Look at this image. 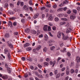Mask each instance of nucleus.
Masks as SVG:
<instances>
[{
  "label": "nucleus",
  "mask_w": 80,
  "mask_h": 80,
  "mask_svg": "<svg viewBox=\"0 0 80 80\" xmlns=\"http://www.w3.org/2000/svg\"><path fill=\"white\" fill-rule=\"evenodd\" d=\"M55 40H53V39H51L49 41H48V44L49 46H52L53 45L52 43H55Z\"/></svg>",
  "instance_id": "nucleus-1"
},
{
  "label": "nucleus",
  "mask_w": 80,
  "mask_h": 80,
  "mask_svg": "<svg viewBox=\"0 0 80 80\" xmlns=\"http://www.w3.org/2000/svg\"><path fill=\"white\" fill-rule=\"evenodd\" d=\"M62 39L63 40H69V38L68 36H67L64 37V34H63V33H62Z\"/></svg>",
  "instance_id": "nucleus-2"
},
{
  "label": "nucleus",
  "mask_w": 80,
  "mask_h": 80,
  "mask_svg": "<svg viewBox=\"0 0 80 80\" xmlns=\"http://www.w3.org/2000/svg\"><path fill=\"white\" fill-rule=\"evenodd\" d=\"M22 9L23 10H26V11H28L29 10V8L28 7V6L25 5L23 7Z\"/></svg>",
  "instance_id": "nucleus-3"
},
{
  "label": "nucleus",
  "mask_w": 80,
  "mask_h": 80,
  "mask_svg": "<svg viewBox=\"0 0 80 80\" xmlns=\"http://www.w3.org/2000/svg\"><path fill=\"white\" fill-rule=\"evenodd\" d=\"M71 30H72V28H71V27H69L68 28V29L66 30V33H68L71 32Z\"/></svg>",
  "instance_id": "nucleus-4"
},
{
  "label": "nucleus",
  "mask_w": 80,
  "mask_h": 80,
  "mask_svg": "<svg viewBox=\"0 0 80 80\" xmlns=\"http://www.w3.org/2000/svg\"><path fill=\"white\" fill-rule=\"evenodd\" d=\"M48 29V26L47 25H44V27L43 28V30L45 32H47Z\"/></svg>",
  "instance_id": "nucleus-5"
},
{
  "label": "nucleus",
  "mask_w": 80,
  "mask_h": 80,
  "mask_svg": "<svg viewBox=\"0 0 80 80\" xmlns=\"http://www.w3.org/2000/svg\"><path fill=\"white\" fill-rule=\"evenodd\" d=\"M61 32H59L58 33L57 35V37L58 38H60V37H61Z\"/></svg>",
  "instance_id": "nucleus-6"
},
{
  "label": "nucleus",
  "mask_w": 80,
  "mask_h": 80,
  "mask_svg": "<svg viewBox=\"0 0 80 80\" xmlns=\"http://www.w3.org/2000/svg\"><path fill=\"white\" fill-rule=\"evenodd\" d=\"M64 26L66 28H69L70 27H71V26L69 25V23L68 22H67V24H66Z\"/></svg>",
  "instance_id": "nucleus-7"
},
{
  "label": "nucleus",
  "mask_w": 80,
  "mask_h": 80,
  "mask_svg": "<svg viewBox=\"0 0 80 80\" xmlns=\"http://www.w3.org/2000/svg\"><path fill=\"white\" fill-rule=\"evenodd\" d=\"M48 39V36L47 34H45L44 36V39L45 41H47V40Z\"/></svg>",
  "instance_id": "nucleus-8"
},
{
  "label": "nucleus",
  "mask_w": 80,
  "mask_h": 80,
  "mask_svg": "<svg viewBox=\"0 0 80 80\" xmlns=\"http://www.w3.org/2000/svg\"><path fill=\"white\" fill-rule=\"evenodd\" d=\"M38 15H39V13H37L35 14L33 16V18H37L38 17Z\"/></svg>",
  "instance_id": "nucleus-9"
},
{
  "label": "nucleus",
  "mask_w": 80,
  "mask_h": 80,
  "mask_svg": "<svg viewBox=\"0 0 80 80\" xmlns=\"http://www.w3.org/2000/svg\"><path fill=\"white\" fill-rule=\"evenodd\" d=\"M76 60H77V62L78 63V62H80V57L77 56L76 57Z\"/></svg>",
  "instance_id": "nucleus-10"
},
{
  "label": "nucleus",
  "mask_w": 80,
  "mask_h": 80,
  "mask_svg": "<svg viewBox=\"0 0 80 80\" xmlns=\"http://www.w3.org/2000/svg\"><path fill=\"white\" fill-rule=\"evenodd\" d=\"M7 70H8V73H11V72H12V69H11L10 68H7Z\"/></svg>",
  "instance_id": "nucleus-11"
},
{
  "label": "nucleus",
  "mask_w": 80,
  "mask_h": 80,
  "mask_svg": "<svg viewBox=\"0 0 80 80\" xmlns=\"http://www.w3.org/2000/svg\"><path fill=\"white\" fill-rule=\"evenodd\" d=\"M60 25H65V24H66V22H65L64 21L63 22H61L59 23Z\"/></svg>",
  "instance_id": "nucleus-12"
},
{
  "label": "nucleus",
  "mask_w": 80,
  "mask_h": 80,
  "mask_svg": "<svg viewBox=\"0 0 80 80\" xmlns=\"http://www.w3.org/2000/svg\"><path fill=\"white\" fill-rule=\"evenodd\" d=\"M48 50V48H47V47H45L43 48V52L44 53L46 52L47 51V50Z\"/></svg>",
  "instance_id": "nucleus-13"
},
{
  "label": "nucleus",
  "mask_w": 80,
  "mask_h": 80,
  "mask_svg": "<svg viewBox=\"0 0 80 80\" xmlns=\"http://www.w3.org/2000/svg\"><path fill=\"white\" fill-rule=\"evenodd\" d=\"M30 31V29H29V28H27L25 29V32L26 33H29Z\"/></svg>",
  "instance_id": "nucleus-14"
},
{
  "label": "nucleus",
  "mask_w": 80,
  "mask_h": 80,
  "mask_svg": "<svg viewBox=\"0 0 80 80\" xmlns=\"http://www.w3.org/2000/svg\"><path fill=\"white\" fill-rule=\"evenodd\" d=\"M8 46L9 47H10V48H13V46L11 43H8Z\"/></svg>",
  "instance_id": "nucleus-15"
},
{
  "label": "nucleus",
  "mask_w": 80,
  "mask_h": 80,
  "mask_svg": "<svg viewBox=\"0 0 80 80\" xmlns=\"http://www.w3.org/2000/svg\"><path fill=\"white\" fill-rule=\"evenodd\" d=\"M8 25H9L10 27H12V22L11 21H9L8 23Z\"/></svg>",
  "instance_id": "nucleus-16"
},
{
  "label": "nucleus",
  "mask_w": 80,
  "mask_h": 80,
  "mask_svg": "<svg viewBox=\"0 0 80 80\" xmlns=\"http://www.w3.org/2000/svg\"><path fill=\"white\" fill-rule=\"evenodd\" d=\"M30 45V43H27L24 45V47H28Z\"/></svg>",
  "instance_id": "nucleus-17"
},
{
  "label": "nucleus",
  "mask_w": 80,
  "mask_h": 80,
  "mask_svg": "<svg viewBox=\"0 0 80 80\" xmlns=\"http://www.w3.org/2000/svg\"><path fill=\"white\" fill-rule=\"evenodd\" d=\"M55 48V47L53 46L50 48V50H51V51H53V50Z\"/></svg>",
  "instance_id": "nucleus-18"
},
{
  "label": "nucleus",
  "mask_w": 80,
  "mask_h": 80,
  "mask_svg": "<svg viewBox=\"0 0 80 80\" xmlns=\"http://www.w3.org/2000/svg\"><path fill=\"white\" fill-rule=\"evenodd\" d=\"M5 37L6 38H8L10 37V34L8 33H6L5 35Z\"/></svg>",
  "instance_id": "nucleus-19"
},
{
  "label": "nucleus",
  "mask_w": 80,
  "mask_h": 80,
  "mask_svg": "<svg viewBox=\"0 0 80 80\" xmlns=\"http://www.w3.org/2000/svg\"><path fill=\"white\" fill-rule=\"evenodd\" d=\"M2 78L3 79H7L8 78V76L7 75H5L2 77Z\"/></svg>",
  "instance_id": "nucleus-20"
},
{
  "label": "nucleus",
  "mask_w": 80,
  "mask_h": 80,
  "mask_svg": "<svg viewBox=\"0 0 80 80\" xmlns=\"http://www.w3.org/2000/svg\"><path fill=\"white\" fill-rule=\"evenodd\" d=\"M31 32L32 34H36L37 33V32L35 30H32L31 31Z\"/></svg>",
  "instance_id": "nucleus-21"
},
{
  "label": "nucleus",
  "mask_w": 80,
  "mask_h": 80,
  "mask_svg": "<svg viewBox=\"0 0 80 80\" xmlns=\"http://www.w3.org/2000/svg\"><path fill=\"white\" fill-rule=\"evenodd\" d=\"M48 63L47 62H44L43 63V65L44 67L48 66Z\"/></svg>",
  "instance_id": "nucleus-22"
},
{
  "label": "nucleus",
  "mask_w": 80,
  "mask_h": 80,
  "mask_svg": "<svg viewBox=\"0 0 80 80\" xmlns=\"http://www.w3.org/2000/svg\"><path fill=\"white\" fill-rule=\"evenodd\" d=\"M70 72V70L68 68H67V69L66 70V75H68L69 74V73Z\"/></svg>",
  "instance_id": "nucleus-23"
},
{
  "label": "nucleus",
  "mask_w": 80,
  "mask_h": 80,
  "mask_svg": "<svg viewBox=\"0 0 80 80\" xmlns=\"http://www.w3.org/2000/svg\"><path fill=\"white\" fill-rule=\"evenodd\" d=\"M42 46L40 45L38 46L37 48H36L37 50H40Z\"/></svg>",
  "instance_id": "nucleus-24"
},
{
  "label": "nucleus",
  "mask_w": 80,
  "mask_h": 80,
  "mask_svg": "<svg viewBox=\"0 0 80 80\" xmlns=\"http://www.w3.org/2000/svg\"><path fill=\"white\" fill-rule=\"evenodd\" d=\"M61 20L62 21H65L66 22L68 20V19L66 18H61Z\"/></svg>",
  "instance_id": "nucleus-25"
},
{
  "label": "nucleus",
  "mask_w": 80,
  "mask_h": 80,
  "mask_svg": "<svg viewBox=\"0 0 80 80\" xmlns=\"http://www.w3.org/2000/svg\"><path fill=\"white\" fill-rule=\"evenodd\" d=\"M26 50H27V51H31V50H32V48L30 47L27 48H26Z\"/></svg>",
  "instance_id": "nucleus-26"
},
{
  "label": "nucleus",
  "mask_w": 80,
  "mask_h": 80,
  "mask_svg": "<svg viewBox=\"0 0 80 80\" xmlns=\"http://www.w3.org/2000/svg\"><path fill=\"white\" fill-rule=\"evenodd\" d=\"M8 4L7 3H6L4 5V8H8Z\"/></svg>",
  "instance_id": "nucleus-27"
},
{
  "label": "nucleus",
  "mask_w": 80,
  "mask_h": 80,
  "mask_svg": "<svg viewBox=\"0 0 80 80\" xmlns=\"http://www.w3.org/2000/svg\"><path fill=\"white\" fill-rule=\"evenodd\" d=\"M70 18L71 20H74L75 18V16H71L70 17Z\"/></svg>",
  "instance_id": "nucleus-28"
},
{
  "label": "nucleus",
  "mask_w": 80,
  "mask_h": 80,
  "mask_svg": "<svg viewBox=\"0 0 80 80\" xmlns=\"http://www.w3.org/2000/svg\"><path fill=\"white\" fill-rule=\"evenodd\" d=\"M16 19V17H13L12 18H9L10 20H15Z\"/></svg>",
  "instance_id": "nucleus-29"
},
{
  "label": "nucleus",
  "mask_w": 80,
  "mask_h": 80,
  "mask_svg": "<svg viewBox=\"0 0 80 80\" xmlns=\"http://www.w3.org/2000/svg\"><path fill=\"white\" fill-rule=\"evenodd\" d=\"M48 20L50 21L52 20H53V17L51 16L48 18Z\"/></svg>",
  "instance_id": "nucleus-30"
},
{
  "label": "nucleus",
  "mask_w": 80,
  "mask_h": 80,
  "mask_svg": "<svg viewBox=\"0 0 80 80\" xmlns=\"http://www.w3.org/2000/svg\"><path fill=\"white\" fill-rule=\"evenodd\" d=\"M59 20V18H58V17H56L54 19V21L56 22H57Z\"/></svg>",
  "instance_id": "nucleus-31"
},
{
  "label": "nucleus",
  "mask_w": 80,
  "mask_h": 80,
  "mask_svg": "<svg viewBox=\"0 0 80 80\" xmlns=\"http://www.w3.org/2000/svg\"><path fill=\"white\" fill-rule=\"evenodd\" d=\"M48 29L47 31L48 32H50L51 31V27L50 26H48Z\"/></svg>",
  "instance_id": "nucleus-32"
},
{
  "label": "nucleus",
  "mask_w": 80,
  "mask_h": 80,
  "mask_svg": "<svg viewBox=\"0 0 80 80\" xmlns=\"http://www.w3.org/2000/svg\"><path fill=\"white\" fill-rule=\"evenodd\" d=\"M63 15H64L63 14L61 13V14H58V16L59 17H63Z\"/></svg>",
  "instance_id": "nucleus-33"
},
{
  "label": "nucleus",
  "mask_w": 80,
  "mask_h": 80,
  "mask_svg": "<svg viewBox=\"0 0 80 80\" xmlns=\"http://www.w3.org/2000/svg\"><path fill=\"white\" fill-rule=\"evenodd\" d=\"M27 59L28 61H30V62H32V58H27Z\"/></svg>",
  "instance_id": "nucleus-34"
},
{
  "label": "nucleus",
  "mask_w": 80,
  "mask_h": 80,
  "mask_svg": "<svg viewBox=\"0 0 80 80\" xmlns=\"http://www.w3.org/2000/svg\"><path fill=\"white\" fill-rule=\"evenodd\" d=\"M48 34L51 37H53V35L52 34V33L50 32H48Z\"/></svg>",
  "instance_id": "nucleus-35"
},
{
  "label": "nucleus",
  "mask_w": 80,
  "mask_h": 80,
  "mask_svg": "<svg viewBox=\"0 0 80 80\" xmlns=\"http://www.w3.org/2000/svg\"><path fill=\"white\" fill-rule=\"evenodd\" d=\"M10 6L12 8H13V7H14V4H13L10 3Z\"/></svg>",
  "instance_id": "nucleus-36"
},
{
  "label": "nucleus",
  "mask_w": 80,
  "mask_h": 80,
  "mask_svg": "<svg viewBox=\"0 0 80 80\" xmlns=\"http://www.w3.org/2000/svg\"><path fill=\"white\" fill-rule=\"evenodd\" d=\"M29 3L30 5H33V3L32 2V0L29 1Z\"/></svg>",
  "instance_id": "nucleus-37"
},
{
  "label": "nucleus",
  "mask_w": 80,
  "mask_h": 80,
  "mask_svg": "<svg viewBox=\"0 0 80 80\" xmlns=\"http://www.w3.org/2000/svg\"><path fill=\"white\" fill-rule=\"evenodd\" d=\"M60 73H58V74L57 76L56 77V78H59L60 77Z\"/></svg>",
  "instance_id": "nucleus-38"
},
{
  "label": "nucleus",
  "mask_w": 80,
  "mask_h": 80,
  "mask_svg": "<svg viewBox=\"0 0 80 80\" xmlns=\"http://www.w3.org/2000/svg\"><path fill=\"white\" fill-rule=\"evenodd\" d=\"M29 9L31 12H33V8L31 7H30L29 8Z\"/></svg>",
  "instance_id": "nucleus-39"
},
{
  "label": "nucleus",
  "mask_w": 80,
  "mask_h": 80,
  "mask_svg": "<svg viewBox=\"0 0 80 80\" xmlns=\"http://www.w3.org/2000/svg\"><path fill=\"white\" fill-rule=\"evenodd\" d=\"M53 8H57V4H54L53 5Z\"/></svg>",
  "instance_id": "nucleus-40"
},
{
  "label": "nucleus",
  "mask_w": 80,
  "mask_h": 80,
  "mask_svg": "<svg viewBox=\"0 0 80 80\" xmlns=\"http://www.w3.org/2000/svg\"><path fill=\"white\" fill-rule=\"evenodd\" d=\"M46 61L47 62H50V59L47 58L46 59Z\"/></svg>",
  "instance_id": "nucleus-41"
},
{
  "label": "nucleus",
  "mask_w": 80,
  "mask_h": 80,
  "mask_svg": "<svg viewBox=\"0 0 80 80\" xmlns=\"http://www.w3.org/2000/svg\"><path fill=\"white\" fill-rule=\"evenodd\" d=\"M5 52L7 53L8 52V49L7 48H5L4 49Z\"/></svg>",
  "instance_id": "nucleus-42"
},
{
  "label": "nucleus",
  "mask_w": 80,
  "mask_h": 80,
  "mask_svg": "<svg viewBox=\"0 0 80 80\" xmlns=\"http://www.w3.org/2000/svg\"><path fill=\"white\" fill-rule=\"evenodd\" d=\"M68 3V1H67V0H66L65 1H64L63 2V4H66Z\"/></svg>",
  "instance_id": "nucleus-43"
},
{
  "label": "nucleus",
  "mask_w": 80,
  "mask_h": 80,
  "mask_svg": "<svg viewBox=\"0 0 80 80\" xmlns=\"http://www.w3.org/2000/svg\"><path fill=\"white\" fill-rule=\"evenodd\" d=\"M40 33V30H38L37 31V35H38Z\"/></svg>",
  "instance_id": "nucleus-44"
},
{
  "label": "nucleus",
  "mask_w": 80,
  "mask_h": 80,
  "mask_svg": "<svg viewBox=\"0 0 80 80\" xmlns=\"http://www.w3.org/2000/svg\"><path fill=\"white\" fill-rule=\"evenodd\" d=\"M38 77H39V78H42V75H38Z\"/></svg>",
  "instance_id": "nucleus-45"
},
{
  "label": "nucleus",
  "mask_w": 80,
  "mask_h": 80,
  "mask_svg": "<svg viewBox=\"0 0 80 80\" xmlns=\"http://www.w3.org/2000/svg\"><path fill=\"white\" fill-rule=\"evenodd\" d=\"M74 72H75V70H74V69H72L71 70V73H74Z\"/></svg>",
  "instance_id": "nucleus-46"
},
{
  "label": "nucleus",
  "mask_w": 80,
  "mask_h": 80,
  "mask_svg": "<svg viewBox=\"0 0 80 80\" xmlns=\"http://www.w3.org/2000/svg\"><path fill=\"white\" fill-rule=\"evenodd\" d=\"M52 30L54 31H55L56 30V27L55 26H53L52 27Z\"/></svg>",
  "instance_id": "nucleus-47"
},
{
  "label": "nucleus",
  "mask_w": 80,
  "mask_h": 80,
  "mask_svg": "<svg viewBox=\"0 0 80 80\" xmlns=\"http://www.w3.org/2000/svg\"><path fill=\"white\" fill-rule=\"evenodd\" d=\"M33 52H35V53H37V49H34L33 50Z\"/></svg>",
  "instance_id": "nucleus-48"
},
{
  "label": "nucleus",
  "mask_w": 80,
  "mask_h": 80,
  "mask_svg": "<svg viewBox=\"0 0 80 80\" xmlns=\"http://www.w3.org/2000/svg\"><path fill=\"white\" fill-rule=\"evenodd\" d=\"M44 9H45V7H42L41 8V10H44Z\"/></svg>",
  "instance_id": "nucleus-49"
},
{
  "label": "nucleus",
  "mask_w": 80,
  "mask_h": 80,
  "mask_svg": "<svg viewBox=\"0 0 80 80\" xmlns=\"http://www.w3.org/2000/svg\"><path fill=\"white\" fill-rule=\"evenodd\" d=\"M8 58H10V57H11L10 53L8 52Z\"/></svg>",
  "instance_id": "nucleus-50"
},
{
  "label": "nucleus",
  "mask_w": 80,
  "mask_h": 80,
  "mask_svg": "<svg viewBox=\"0 0 80 80\" xmlns=\"http://www.w3.org/2000/svg\"><path fill=\"white\" fill-rule=\"evenodd\" d=\"M67 13H68V14H70V13H71V11L70 10H68V12H67Z\"/></svg>",
  "instance_id": "nucleus-51"
},
{
  "label": "nucleus",
  "mask_w": 80,
  "mask_h": 80,
  "mask_svg": "<svg viewBox=\"0 0 80 80\" xmlns=\"http://www.w3.org/2000/svg\"><path fill=\"white\" fill-rule=\"evenodd\" d=\"M30 68L31 69V70H33L34 67H33V66H30Z\"/></svg>",
  "instance_id": "nucleus-52"
},
{
  "label": "nucleus",
  "mask_w": 80,
  "mask_h": 80,
  "mask_svg": "<svg viewBox=\"0 0 80 80\" xmlns=\"http://www.w3.org/2000/svg\"><path fill=\"white\" fill-rule=\"evenodd\" d=\"M21 22L22 23H24L25 22V19H22L21 20Z\"/></svg>",
  "instance_id": "nucleus-53"
},
{
  "label": "nucleus",
  "mask_w": 80,
  "mask_h": 80,
  "mask_svg": "<svg viewBox=\"0 0 80 80\" xmlns=\"http://www.w3.org/2000/svg\"><path fill=\"white\" fill-rule=\"evenodd\" d=\"M73 13H77V10L75 9H74L73 10Z\"/></svg>",
  "instance_id": "nucleus-54"
},
{
  "label": "nucleus",
  "mask_w": 80,
  "mask_h": 80,
  "mask_svg": "<svg viewBox=\"0 0 80 80\" xmlns=\"http://www.w3.org/2000/svg\"><path fill=\"white\" fill-rule=\"evenodd\" d=\"M24 4V3H23V2H21L20 5H21V6H22V7H23V6Z\"/></svg>",
  "instance_id": "nucleus-55"
},
{
  "label": "nucleus",
  "mask_w": 80,
  "mask_h": 80,
  "mask_svg": "<svg viewBox=\"0 0 80 80\" xmlns=\"http://www.w3.org/2000/svg\"><path fill=\"white\" fill-rule=\"evenodd\" d=\"M65 70V67L61 69V71H62V72H63Z\"/></svg>",
  "instance_id": "nucleus-56"
},
{
  "label": "nucleus",
  "mask_w": 80,
  "mask_h": 80,
  "mask_svg": "<svg viewBox=\"0 0 80 80\" xmlns=\"http://www.w3.org/2000/svg\"><path fill=\"white\" fill-rule=\"evenodd\" d=\"M48 25L50 26H53V24H52V23H51V22H49L48 23Z\"/></svg>",
  "instance_id": "nucleus-57"
},
{
  "label": "nucleus",
  "mask_w": 80,
  "mask_h": 80,
  "mask_svg": "<svg viewBox=\"0 0 80 80\" xmlns=\"http://www.w3.org/2000/svg\"><path fill=\"white\" fill-rule=\"evenodd\" d=\"M67 55L68 57H70L71 55V54L69 52H67Z\"/></svg>",
  "instance_id": "nucleus-58"
},
{
  "label": "nucleus",
  "mask_w": 80,
  "mask_h": 80,
  "mask_svg": "<svg viewBox=\"0 0 80 80\" xmlns=\"http://www.w3.org/2000/svg\"><path fill=\"white\" fill-rule=\"evenodd\" d=\"M5 66L6 67V68H8V64H5Z\"/></svg>",
  "instance_id": "nucleus-59"
},
{
  "label": "nucleus",
  "mask_w": 80,
  "mask_h": 80,
  "mask_svg": "<svg viewBox=\"0 0 80 80\" xmlns=\"http://www.w3.org/2000/svg\"><path fill=\"white\" fill-rule=\"evenodd\" d=\"M38 67H39V68H42V66L40 64L38 65Z\"/></svg>",
  "instance_id": "nucleus-60"
},
{
  "label": "nucleus",
  "mask_w": 80,
  "mask_h": 80,
  "mask_svg": "<svg viewBox=\"0 0 80 80\" xmlns=\"http://www.w3.org/2000/svg\"><path fill=\"white\" fill-rule=\"evenodd\" d=\"M42 37H43V34H42L39 36V38H42Z\"/></svg>",
  "instance_id": "nucleus-61"
},
{
  "label": "nucleus",
  "mask_w": 80,
  "mask_h": 80,
  "mask_svg": "<svg viewBox=\"0 0 80 80\" xmlns=\"http://www.w3.org/2000/svg\"><path fill=\"white\" fill-rule=\"evenodd\" d=\"M47 7L48 8H50L51 7V5L50 4H49L47 5Z\"/></svg>",
  "instance_id": "nucleus-62"
},
{
  "label": "nucleus",
  "mask_w": 80,
  "mask_h": 80,
  "mask_svg": "<svg viewBox=\"0 0 80 80\" xmlns=\"http://www.w3.org/2000/svg\"><path fill=\"white\" fill-rule=\"evenodd\" d=\"M35 27L36 28L38 29L40 28V26H35Z\"/></svg>",
  "instance_id": "nucleus-63"
},
{
  "label": "nucleus",
  "mask_w": 80,
  "mask_h": 80,
  "mask_svg": "<svg viewBox=\"0 0 80 80\" xmlns=\"http://www.w3.org/2000/svg\"><path fill=\"white\" fill-rule=\"evenodd\" d=\"M69 77H68V76H67V77L65 79V80H68V78H69Z\"/></svg>",
  "instance_id": "nucleus-64"
}]
</instances>
